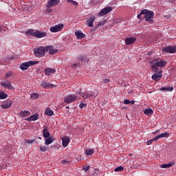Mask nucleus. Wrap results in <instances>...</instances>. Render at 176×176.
I'll use <instances>...</instances> for the list:
<instances>
[{
	"instance_id": "f257e3e1",
	"label": "nucleus",
	"mask_w": 176,
	"mask_h": 176,
	"mask_svg": "<svg viewBox=\"0 0 176 176\" xmlns=\"http://www.w3.org/2000/svg\"><path fill=\"white\" fill-rule=\"evenodd\" d=\"M150 64L151 65V69H153V72H157L159 71V67L160 68H163V67H166L167 65V62L160 58H156L150 61Z\"/></svg>"
},
{
	"instance_id": "f03ea898",
	"label": "nucleus",
	"mask_w": 176,
	"mask_h": 176,
	"mask_svg": "<svg viewBox=\"0 0 176 176\" xmlns=\"http://www.w3.org/2000/svg\"><path fill=\"white\" fill-rule=\"evenodd\" d=\"M142 14L144 15L143 17H144L146 21H149V23H152L153 21V19L155 16L154 12L144 9L142 10Z\"/></svg>"
},
{
	"instance_id": "7ed1b4c3",
	"label": "nucleus",
	"mask_w": 176,
	"mask_h": 176,
	"mask_svg": "<svg viewBox=\"0 0 176 176\" xmlns=\"http://www.w3.org/2000/svg\"><path fill=\"white\" fill-rule=\"evenodd\" d=\"M39 61L36 60H29L28 62L23 63L20 65L19 68L21 69V71H27L30 67H32V65H36V64H38Z\"/></svg>"
},
{
	"instance_id": "20e7f679",
	"label": "nucleus",
	"mask_w": 176,
	"mask_h": 176,
	"mask_svg": "<svg viewBox=\"0 0 176 176\" xmlns=\"http://www.w3.org/2000/svg\"><path fill=\"white\" fill-rule=\"evenodd\" d=\"M34 54L35 57H45V54H46L45 47H39L38 48H35L34 50Z\"/></svg>"
},
{
	"instance_id": "39448f33",
	"label": "nucleus",
	"mask_w": 176,
	"mask_h": 176,
	"mask_svg": "<svg viewBox=\"0 0 176 176\" xmlns=\"http://www.w3.org/2000/svg\"><path fill=\"white\" fill-rule=\"evenodd\" d=\"M78 94L85 100H89L90 98H96V97L98 96V91H94L91 94H87V92L82 93V91H80Z\"/></svg>"
},
{
	"instance_id": "423d86ee",
	"label": "nucleus",
	"mask_w": 176,
	"mask_h": 176,
	"mask_svg": "<svg viewBox=\"0 0 176 176\" xmlns=\"http://www.w3.org/2000/svg\"><path fill=\"white\" fill-rule=\"evenodd\" d=\"M77 99L78 96L76 95L70 94L64 98V102L66 104H71L72 102H75Z\"/></svg>"
},
{
	"instance_id": "0eeeda50",
	"label": "nucleus",
	"mask_w": 176,
	"mask_h": 176,
	"mask_svg": "<svg viewBox=\"0 0 176 176\" xmlns=\"http://www.w3.org/2000/svg\"><path fill=\"white\" fill-rule=\"evenodd\" d=\"M45 52L47 53H49L50 56H53V54H56V53H58V50L57 49H53V46L52 45H47L45 46Z\"/></svg>"
},
{
	"instance_id": "6e6552de",
	"label": "nucleus",
	"mask_w": 176,
	"mask_h": 176,
	"mask_svg": "<svg viewBox=\"0 0 176 176\" xmlns=\"http://www.w3.org/2000/svg\"><path fill=\"white\" fill-rule=\"evenodd\" d=\"M63 28H64V25L61 23V24L56 25L55 26H52L50 28V31H51V32H58L59 31H61Z\"/></svg>"
},
{
	"instance_id": "1a4fd4ad",
	"label": "nucleus",
	"mask_w": 176,
	"mask_h": 176,
	"mask_svg": "<svg viewBox=\"0 0 176 176\" xmlns=\"http://www.w3.org/2000/svg\"><path fill=\"white\" fill-rule=\"evenodd\" d=\"M155 74L152 75V80L157 82L160 80L163 76L162 71L154 72Z\"/></svg>"
},
{
	"instance_id": "9d476101",
	"label": "nucleus",
	"mask_w": 176,
	"mask_h": 176,
	"mask_svg": "<svg viewBox=\"0 0 176 176\" xmlns=\"http://www.w3.org/2000/svg\"><path fill=\"white\" fill-rule=\"evenodd\" d=\"M41 86L44 89H52V87H57V85H52L46 80H43L41 83Z\"/></svg>"
},
{
	"instance_id": "9b49d317",
	"label": "nucleus",
	"mask_w": 176,
	"mask_h": 176,
	"mask_svg": "<svg viewBox=\"0 0 176 176\" xmlns=\"http://www.w3.org/2000/svg\"><path fill=\"white\" fill-rule=\"evenodd\" d=\"M60 3V0H49L47 4V8L50 9V8H53V6H56Z\"/></svg>"
},
{
	"instance_id": "f8f14e48",
	"label": "nucleus",
	"mask_w": 176,
	"mask_h": 176,
	"mask_svg": "<svg viewBox=\"0 0 176 176\" xmlns=\"http://www.w3.org/2000/svg\"><path fill=\"white\" fill-rule=\"evenodd\" d=\"M109 12H112V7L107 6L103 8L99 13L100 16H105V14H108Z\"/></svg>"
},
{
	"instance_id": "ddd939ff",
	"label": "nucleus",
	"mask_w": 176,
	"mask_h": 176,
	"mask_svg": "<svg viewBox=\"0 0 176 176\" xmlns=\"http://www.w3.org/2000/svg\"><path fill=\"white\" fill-rule=\"evenodd\" d=\"M47 36V33L46 32L36 30L34 37L41 38H45V36Z\"/></svg>"
},
{
	"instance_id": "4468645a",
	"label": "nucleus",
	"mask_w": 176,
	"mask_h": 176,
	"mask_svg": "<svg viewBox=\"0 0 176 176\" xmlns=\"http://www.w3.org/2000/svg\"><path fill=\"white\" fill-rule=\"evenodd\" d=\"M164 52H165V53H175L176 52V46H168V47H164Z\"/></svg>"
},
{
	"instance_id": "2eb2a0df",
	"label": "nucleus",
	"mask_w": 176,
	"mask_h": 176,
	"mask_svg": "<svg viewBox=\"0 0 176 176\" xmlns=\"http://www.w3.org/2000/svg\"><path fill=\"white\" fill-rule=\"evenodd\" d=\"M38 119H39V114L34 113L30 117L25 118V120H27L28 122H35V120H38Z\"/></svg>"
},
{
	"instance_id": "dca6fc26",
	"label": "nucleus",
	"mask_w": 176,
	"mask_h": 176,
	"mask_svg": "<svg viewBox=\"0 0 176 176\" xmlns=\"http://www.w3.org/2000/svg\"><path fill=\"white\" fill-rule=\"evenodd\" d=\"M137 41L135 37H126L125 38V45H133Z\"/></svg>"
},
{
	"instance_id": "f3484780",
	"label": "nucleus",
	"mask_w": 176,
	"mask_h": 176,
	"mask_svg": "<svg viewBox=\"0 0 176 176\" xmlns=\"http://www.w3.org/2000/svg\"><path fill=\"white\" fill-rule=\"evenodd\" d=\"M70 141H71V139L68 136H65L63 138H62L63 146H64V148H66V146H68V144H69Z\"/></svg>"
},
{
	"instance_id": "a211bd4d",
	"label": "nucleus",
	"mask_w": 176,
	"mask_h": 176,
	"mask_svg": "<svg viewBox=\"0 0 176 176\" xmlns=\"http://www.w3.org/2000/svg\"><path fill=\"white\" fill-rule=\"evenodd\" d=\"M94 21H96V16H92L87 20V25L90 28L93 27Z\"/></svg>"
},
{
	"instance_id": "6ab92c4d",
	"label": "nucleus",
	"mask_w": 176,
	"mask_h": 176,
	"mask_svg": "<svg viewBox=\"0 0 176 176\" xmlns=\"http://www.w3.org/2000/svg\"><path fill=\"white\" fill-rule=\"evenodd\" d=\"M75 35H76L77 39H83L84 38H86V34H83V32H82V31L76 32Z\"/></svg>"
},
{
	"instance_id": "aec40b11",
	"label": "nucleus",
	"mask_w": 176,
	"mask_h": 176,
	"mask_svg": "<svg viewBox=\"0 0 176 176\" xmlns=\"http://www.w3.org/2000/svg\"><path fill=\"white\" fill-rule=\"evenodd\" d=\"M1 86L6 89H8V90L14 89V87L10 85V82H2Z\"/></svg>"
},
{
	"instance_id": "412c9836",
	"label": "nucleus",
	"mask_w": 176,
	"mask_h": 176,
	"mask_svg": "<svg viewBox=\"0 0 176 176\" xmlns=\"http://www.w3.org/2000/svg\"><path fill=\"white\" fill-rule=\"evenodd\" d=\"M46 76H50L51 74H54L56 72V69L47 68L44 70Z\"/></svg>"
},
{
	"instance_id": "4be33fe9",
	"label": "nucleus",
	"mask_w": 176,
	"mask_h": 176,
	"mask_svg": "<svg viewBox=\"0 0 176 176\" xmlns=\"http://www.w3.org/2000/svg\"><path fill=\"white\" fill-rule=\"evenodd\" d=\"M43 137L44 138H49V137H50V132L47 130V126H45L43 130Z\"/></svg>"
},
{
	"instance_id": "5701e85b",
	"label": "nucleus",
	"mask_w": 176,
	"mask_h": 176,
	"mask_svg": "<svg viewBox=\"0 0 176 176\" xmlns=\"http://www.w3.org/2000/svg\"><path fill=\"white\" fill-rule=\"evenodd\" d=\"M168 137H170V133L166 132L155 136V138L157 141L160 138H167Z\"/></svg>"
},
{
	"instance_id": "b1692460",
	"label": "nucleus",
	"mask_w": 176,
	"mask_h": 176,
	"mask_svg": "<svg viewBox=\"0 0 176 176\" xmlns=\"http://www.w3.org/2000/svg\"><path fill=\"white\" fill-rule=\"evenodd\" d=\"M30 115H31V112L30 111H22L19 113V116L21 118H27L28 116H30Z\"/></svg>"
},
{
	"instance_id": "393cba45",
	"label": "nucleus",
	"mask_w": 176,
	"mask_h": 176,
	"mask_svg": "<svg viewBox=\"0 0 176 176\" xmlns=\"http://www.w3.org/2000/svg\"><path fill=\"white\" fill-rule=\"evenodd\" d=\"M35 30L34 29H29L28 31L25 32V34L28 36H34L35 37V34H36Z\"/></svg>"
},
{
	"instance_id": "a878e982",
	"label": "nucleus",
	"mask_w": 176,
	"mask_h": 176,
	"mask_svg": "<svg viewBox=\"0 0 176 176\" xmlns=\"http://www.w3.org/2000/svg\"><path fill=\"white\" fill-rule=\"evenodd\" d=\"M10 107H12V102L10 101L6 102L1 104V108H3V109H8L10 108Z\"/></svg>"
},
{
	"instance_id": "bb28decb",
	"label": "nucleus",
	"mask_w": 176,
	"mask_h": 176,
	"mask_svg": "<svg viewBox=\"0 0 176 176\" xmlns=\"http://www.w3.org/2000/svg\"><path fill=\"white\" fill-rule=\"evenodd\" d=\"M53 141H54V138L53 137H48V138H45V144L46 145H50V144H52V142H53Z\"/></svg>"
},
{
	"instance_id": "cd10ccee",
	"label": "nucleus",
	"mask_w": 176,
	"mask_h": 176,
	"mask_svg": "<svg viewBox=\"0 0 176 176\" xmlns=\"http://www.w3.org/2000/svg\"><path fill=\"white\" fill-rule=\"evenodd\" d=\"M45 115H47V116H53L54 115V112L48 107L45 109Z\"/></svg>"
},
{
	"instance_id": "c85d7f7f",
	"label": "nucleus",
	"mask_w": 176,
	"mask_h": 176,
	"mask_svg": "<svg viewBox=\"0 0 176 176\" xmlns=\"http://www.w3.org/2000/svg\"><path fill=\"white\" fill-rule=\"evenodd\" d=\"M144 113L147 116H151V115L153 114V110H152V109H146L144 111Z\"/></svg>"
},
{
	"instance_id": "c756f323",
	"label": "nucleus",
	"mask_w": 176,
	"mask_h": 176,
	"mask_svg": "<svg viewBox=\"0 0 176 176\" xmlns=\"http://www.w3.org/2000/svg\"><path fill=\"white\" fill-rule=\"evenodd\" d=\"M94 153V148H89L85 150L86 156H91Z\"/></svg>"
},
{
	"instance_id": "7c9ffc66",
	"label": "nucleus",
	"mask_w": 176,
	"mask_h": 176,
	"mask_svg": "<svg viewBox=\"0 0 176 176\" xmlns=\"http://www.w3.org/2000/svg\"><path fill=\"white\" fill-rule=\"evenodd\" d=\"M161 91H173L174 90V87H162L160 89Z\"/></svg>"
},
{
	"instance_id": "2f4dec72",
	"label": "nucleus",
	"mask_w": 176,
	"mask_h": 176,
	"mask_svg": "<svg viewBox=\"0 0 176 176\" xmlns=\"http://www.w3.org/2000/svg\"><path fill=\"white\" fill-rule=\"evenodd\" d=\"M5 98H8V94L5 91H0V100H5Z\"/></svg>"
},
{
	"instance_id": "473e14b6",
	"label": "nucleus",
	"mask_w": 176,
	"mask_h": 176,
	"mask_svg": "<svg viewBox=\"0 0 176 176\" xmlns=\"http://www.w3.org/2000/svg\"><path fill=\"white\" fill-rule=\"evenodd\" d=\"M39 148L41 152H46V151H50V148H49V146H40Z\"/></svg>"
},
{
	"instance_id": "72a5a7b5",
	"label": "nucleus",
	"mask_w": 176,
	"mask_h": 176,
	"mask_svg": "<svg viewBox=\"0 0 176 176\" xmlns=\"http://www.w3.org/2000/svg\"><path fill=\"white\" fill-rule=\"evenodd\" d=\"M155 141V142L157 141V139H156V136L153 138V139H151L150 140H148L146 142V145H152V143Z\"/></svg>"
},
{
	"instance_id": "f704fd0d",
	"label": "nucleus",
	"mask_w": 176,
	"mask_h": 176,
	"mask_svg": "<svg viewBox=\"0 0 176 176\" xmlns=\"http://www.w3.org/2000/svg\"><path fill=\"white\" fill-rule=\"evenodd\" d=\"M31 98H32L33 100H36L39 98V94H36V93L32 94Z\"/></svg>"
},
{
	"instance_id": "c9c22d12",
	"label": "nucleus",
	"mask_w": 176,
	"mask_h": 176,
	"mask_svg": "<svg viewBox=\"0 0 176 176\" xmlns=\"http://www.w3.org/2000/svg\"><path fill=\"white\" fill-rule=\"evenodd\" d=\"M23 145H25L27 144H33L34 140H28L25 139V140H23Z\"/></svg>"
},
{
	"instance_id": "e433bc0d",
	"label": "nucleus",
	"mask_w": 176,
	"mask_h": 176,
	"mask_svg": "<svg viewBox=\"0 0 176 176\" xmlns=\"http://www.w3.org/2000/svg\"><path fill=\"white\" fill-rule=\"evenodd\" d=\"M67 3H72L74 6H78V2L74 0H67Z\"/></svg>"
},
{
	"instance_id": "4c0bfd02",
	"label": "nucleus",
	"mask_w": 176,
	"mask_h": 176,
	"mask_svg": "<svg viewBox=\"0 0 176 176\" xmlns=\"http://www.w3.org/2000/svg\"><path fill=\"white\" fill-rule=\"evenodd\" d=\"M13 75V73L11 71H9L8 73L6 74L5 78L8 79V78H10Z\"/></svg>"
},
{
	"instance_id": "58836bf2",
	"label": "nucleus",
	"mask_w": 176,
	"mask_h": 176,
	"mask_svg": "<svg viewBox=\"0 0 176 176\" xmlns=\"http://www.w3.org/2000/svg\"><path fill=\"white\" fill-rule=\"evenodd\" d=\"M173 166H175V162L173 161L169 164H166V168H170V167H173Z\"/></svg>"
},
{
	"instance_id": "ea45409f",
	"label": "nucleus",
	"mask_w": 176,
	"mask_h": 176,
	"mask_svg": "<svg viewBox=\"0 0 176 176\" xmlns=\"http://www.w3.org/2000/svg\"><path fill=\"white\" fill-rule=\"evenodd\" d=\"M86 107H87V104H85L82 102L79 104V108H80V109H83V108H86Z\"/></svg>"
},
{
	"instance_id": "a19ab883",
	"label": "nucleus",
	"mask_w": 176,
	"mask_h": 176,
	"mask_svg": "<svg viewBox=\"0 0 176 176\" xmlns=\"http://www.w3.org/2000/svg\"><path fill=\"white\" fill-rule=\"evenodd\" d=\"M122 170H123V166H118V167H117V168H116L115 169H114V171L116 173V172H119V171H122Z\"/></svg>"
},
{
	"instance_id": "79ce46f5",
	"label": "nucleus",
	"mask_w": 176,
	"mask_h": 176,
	"mask_svg": "<svg viewBox=\"0 0 176 176\" xmlns=\"http://www.w3.org/2000/svg\"><path fill=\"white\" fill-rule=\"evenodd\" d=\"M109 82H111V80L105 78L102 80V83H109Z\"/></svg>"
},
{
	"instance_id": "37998d69",
	"label": "nucleus",
	"mask_w": 176,
	"mask_h": 176,
	"mask_svg": "<svg viewBox=\"0 0 176 176\" xmlns=\"http://www.w3.org/2000/svg\"><path fill=\"white\" fill-rule=\"evenodd\" d=\"M83 170H85V172L89 171V170H90V166H84Z\"/></svg>"
},
{
	"instance_id": "c03bdc74",
	"label": "nucleus",
	"mask_w": 176,
	"mask_h": 176,
	"mask_svg": "<svg viewBox=\"0 0 176 176\" xmlns=\"http://www.w3.org/2000/svg\"><path fill=\"white\" fill-rule=\"evenodd\" d=\"M105 24V21L99 22L98 23V27H102V25H104Z\"/></svg>"
},
{
	"instance_id": "a18cd8bd",
	"label": "nucleus",
	"mask_w": 176,
	"mask_h": 176,
	"mask_svg": "<svg viewBox=\"0 0 176 176\" xmlns=\"http://www.w3.org/2000/svg\"><path fill=\"white\" fill-rule=\"evenodd\" d=\"M124 104H125V105H129V104H130V100H127V99L124 100Z\"/></svg>"
},
{
	"instance_id": "49530a36",
	"label": "nucleus",
	"mask_w": 176,
	"mask_h": 176,
	"mask_svg": "<svg viewBox=\"0 0 176 176\" xmlns=\"http://www.w3.org/2000/svg\"><path fill=\"white\" fill-rule=\"evenodd\" d=\"M69 163V162H68V161H67V160H62V164H68Z\"/></svg>"
},
{
	"instance_id": "de8ad7c7",
	"label": "nucleus",
	"mask_w": 176,
	"mask_h": 176,
	"mask_svg": "<svg viewBox=\"0 0 176 176\" xmlns=\"http://www.w3.org/2000/svg\"><path fill=\"white\" fill-rule=\"evenodd\" d=\"M76 67H79V63H74L72 65V68H75Z\"/></svg>"
},
{
	"instance_id": "09e8293b",
	"label": "nucleus",
	"mask_w": 176,
	"mask_h": 176,
	"mask_svg": "<svg viewBox=\"0 0 176 176\" xmlns=\"http://www.w3.org/2000/svg\"><path fill=\"white\" fill-rule=\"evenodd\" d=\"M142 11H141L140 13L138 14L137 16L138 19H141V16L144 15V14H142Z\"/></svg>"
},
{
	"instance_id": "8fccbe9b",
	"label": "nucleus",
	"mask_w": 176,
	"mask_h": 176,
	"mask_svg": "<svg viewBox=\"0 0 176 176\" xmlns=\"http://www.w3.org/2000/svg\"><path fill=\"white\" fill-rule=\"evenodd\" d=\"M162 168H167V164H164L161 166Z\"/></svg>"
},
{
	"instance_id": "3c124183",
	"label": "nucleus",
	"mask_w": 176,
	"mask_h": 176,
	"mask_svg": "<svg viewBox=\"0 0 176 176\" xmlns=\"http://www.w3.org/2000/svg\"><path fill=\"white\" fill-rule=\"evenodd\" d=\"M160 131V130L157 129L154 132V134H157V133H159Z\"/></svg>"
},
{
	"instance_id": "603ef678",
	"label": "nucleus",
	"mask_w": 176,
	"mask_h": 176,
	"mask_svg": "<svg viewBox=\"0 0 176 176\" xmlns=\"http://www.w3.org/2000/svg\"><path fill=\"white\" fill-rule=\"evenodd\" d=\"M135 102L134 100L130 101V104H134Z\"/></svg>"
},
{
	"instance_id": "864d4df0",
	"label": "nucleus",
	"mask_w": 176,
	"mask_h": 176,
	"mask_svg": "<svg viewBox=\"0 0 176 176\" xmlns=\"http://www.w3.org/2000/svg\"><path fill=\"white\" fill-rule=\"evenodd\" d=\"M166 17H168V19H170L171 17V14L166 15Z\"/></svg>"
},
{
	"instance_id": "5fc2aeb1",
	"label": "nucleus",
	"mask_w": 176,
	"mask_h": 176,
	"mask_svg": "<svg viewBox=\"0 0 176 176\" xmlns=\"http://www.w3.org/2000/svg\"><path fill=\"white\" fill-rule=\"evenodd\" d=\"M1 30H2V28H0V32H1Z\"/></svg>"
},
{
	"instance_id": "6e6d98bb",
	"label": "nucleus",
	"mask_w": 176,
	"mask_h": 176,
	"mask_svg": "<svg viewBox=\"0 0 176 176\" xmlns=\"http://www.w3.org/2000/svg\"><path fill=\"white\" fill-rule=\"evenodd\" d=\"M66 108L68 109V108H69V107L67 106V107H66Z\"/></svg>"
}]
</instances>
